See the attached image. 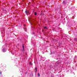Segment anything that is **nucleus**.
Here are the masks:
<instances>
[{
    "label": "nucleus",
    "mask_w": 77,
    "mask_h": 77,
    "mask_svg": "<svg viewBox=\"0 0 77 77\" xmlns=\"http://www.w3.org/2000/svg\"><path fill=\"white\" fill-rule=\"evenodd\" d=\"M63 3L64 5H65V4H66L67 3V1H63Z\"/></svg>",
    "instance_id": "1"
},
{
    "label": "nucleus",
    "mask_w": 77,
    "mask_h": 77,
    "mask_svg": "<svg viewBox=\"0 0 77 77\" xmlns=\"http://www.w3.org/2000/svg\"><path fill=\"white\" fill-rule=\"evenodd\" d=\"M34 71H35V72H36L37 71V67H35V68Z\"/></svg>",
    "instance_id": "2"
},
{
    "label": "nucleus",
    "mask_w": 77,
    "mask_h": 77,
    "mask_svg": "<svg viewBox=\"0 0 77 77\" xmlns=\"http://www.w3.org/2000/svg\"><path fill=\"white\" fill-rule=\"evenodd\" d=\"M22 48L23 49V50H24V44H23V46H22Z\"/></svg>",
    "instance_id": "3"
},
{
    "label": "nucleus",
    "mask_w": 77,
    "mask_h": 77,
    "mask_svg": "<svg viewBox=\"0 0 77 77\" xmlns=\"http://www.w3.org/2000/svg\"><path fill=\"white\" fill-rule=\"evenodd\" d=\"M25 13L26 14H27L29 13V11H25Z\"/></svg>",
    "instance_id": "4"
},
{
    "label": "nucleus",
    "mask_w": 77,
    "mask_h": 77,
    "mask_svg": "<svg viewBox=\"0 0 77 77\" xmlns=\"http://www.w3.org/2000/svg\"><path fill=\"white\" fill-rule=\"evenodd\" d=\"M3 52H5L6 51H5V49H3Z\"/></svg>",
    "instance_id": "5"
},
{
    "label": "nucleus",
    "mask_w": 77,
    "mask_h": 77,
    "mask_svg": "<svg viewBox=\"0 0 77 77\" xmlns=\"http://www.w3.org/2000/svg\"><path fill=\"white\" fill-rule=\"evenodd\" d=\"M34 15H37V13L36 12H35L34 13Z\"/></svg>",
    "instance_id": "6"
},
{
    "label": "nucleus",
    "mask_w": 77,
    "mask_h": 77,
    "mask_svg": "<svg viewBox=\"0 0 77 77\" xmlns=\"http://www.w3.org/2000/svg\"><path fill=\"white\" fill-rule=\"evenodd\" d=\"M38 75L39 77L40 76V74H39V73L38 74Z\"/></svg>",
    "instance_id": "7"
},
{
    "label": "nucleus",
    "mask_w": 77,
    "mask_h": 77,
    "mask_svg": "<svg viewBox=\"0 0 77 77\" xmlns=\"http://www.w3.org/2000/svg\"><path fill=\"white\" fill-rule=\"evenodd\" d=\"M29 64H30V65H32V63H31V62L29 63Z\"/></svg>",
    "instance_id": "8"
},
{
    "label": "nucleus",
    "mask_w": 77,
    "mask_h": 77,
    "mask_svg": "<svg viewBox=\"0 0 77 77\" xmlns=\"http://www.w3.org/2000/svg\"><path fill=\"white\" fill-rule=\"evenodd\" d=\"M2 72H0V74H2Z\"/></svg>",
    "instance_id": "9"
},
{
    "label": "nucleus",
    "mask_w": 77,
    "mask_h": 77,
    "mask_svg": "<svg viewBox=\"0 0 77 77\" xmlns=\"http://www.w3.org/2000/svg\"><path fill=\"white\" fill-rule=\"evenodd\" d=\"M44 29H47V27H44Z\"/></svg>",
    "instance_id": "10"
},
{
    "label": "nucleus",
    "mask_w": 77,
    "mask_h": 77,
    "mask_svg": "<svg viewBox=\"0 0 77 77\" xmlns=\"http://www.w3.org/2000/svg\"><path fill=\"white\" fill-rule=\"evenodd\" d=\"M42 15V13H41V15Z\"/></svg>",
    "instance_id": "11"
},
{
    "label": "nucleus",
    "mask_w": 77,
    "mask_h": 77,
    "mask_svg": "<svg viewBox=\"0 0 77 77\" xmlns=\"http://www.w3.org/2000/svg\"><path fill=\"white\" fill-rule=\"evenodd\" d=\"M32 77H33V74H32Z\"/></svg>",
    "instance_id": "12"
},
{
    "label": "nucleus",
    "mask_w": 77,
    "mask_h": 77,
    "mask_svg": "<svg viewBox=\"0 0 77 77\" xmlns=\"http://www.w3.org/2000/svg\"><path fill=\"white\" fill-rule=\"evenodd\" d=\"M51 68H53V66H52V67H51Z\"/></svg>",
    "instance_id": "13"
},
{
    "label": "nucleus",
    "mask_w": 77,
    "mask_h": 77,
    "mask_svg": "<svg viewBox=\"0 0 77 77\" xmlns=\"http://www.w3.org/2000/svg\"><path fill=\"white\" fill-rule=\"evenodd\" d=\"M31 25H32V24H31Z\"/></svg>",
    "instance_id": "14"
},
{
    "label": "nucleus",
    "mask_w": 77,
    "mask_h": 77,
    "mask_svg": "<svg viewBox=\"0 0 77 77\" xmlns=\"http://www.w3.org/2000/svg\"><path fill=\"white\" fill-rule=\"evenodd\" d=\"M41 12H42V11Z\"/></svg>",
    "instance_id": "15"
}]
</instances>
